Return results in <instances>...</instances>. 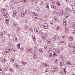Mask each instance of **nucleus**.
<instances>
[{
    "label": "nucleus",
    "mask_w": 75,
    "mask_h": 75,
    "mask_svg": "<svg viewBox=\"0 0 75 75\" xmlns=\"http://www.w3.org/2000/svg\"><path fill=\"white\" fill-rule=\"evenodd\" d=\"M60 13V14H59V15L60 16H62L63 15V14L64 13H63V11L62 10H61Z\"/></svg>",
    "instance_id": "nucleus-19"
},
{
    "label": "nucleus",
    "mask_w": 75,
    "mask_h": 75,
    "mask_svg": "<svg viewBox=\"0 0 75 75\" xmlns=\"http://www.w3.org/2000/svg\"><path fill=\"white\" fill-rule=\"evenodd\" d=\"M65 42H66L65 40H63L62 41H61L60 42V43L63 45H64V44H65Z\"/></svg>",
    "instance_id": "nucleus-12"
},
{
    "label": "nucleus",
    "mask_w": 75,
    "mask_h": 75,
    "mask_svg": "<svg viewBox=\"0 0 75 75\" xmlns=\"http://www.w3.org/2000/svg\"><path fill=\"white\" fill-rule=\"evenodd\" d=\"M25 13L26 14H30V11L28 10H26L25 11Z\"/></svg>",
    "instance_id": "nucleus-11"
},
{
    "label": "nucleus",
    "mask_w": 75,
    "mask_h": 75,
    "mask_svg": "<svg viewBox=\"0 0 75 75\" xmlns=\"http://www.w3.org/2000/svg\"><path fill=\"white\" fill-rule=\"evenodd\" d=\"M26 51L28 52H30V53H31L33 52V49L32 48L30 49H27L26 50Z\"/></svg>",
    "instance_id": "nucleus-5"
},
{
    "label": "nucleus",
    "mask_w": 75,
    "mask_h": 75,
    "mask_svg": "<svg viewBox=\"0 0 75 75\" xmlns=\"http://www.w3.org/2000/svg\"><path fill=\"white\" fill-rule=\"evenodd\" d=\"M20 68V66H19V65H18V64H17V66H16V68Z\"/></svg>",
    "instance_id": "nucleus-47"
},
{
    "label": "nucleus",
    "mask_w": 75,
    "mask_h": 75,
    "mask_svg": "<svg viewBox=\"0 0 75 75\" xmlns=\"http://www.w3.org/2000/svg\"><path fill=\"white\" fill-rule=\"evenodd\" d=\"M1 13H4V12H5V10L4 9H1Z\"/></svg>",
    "instance_id": "nucleus-40"
},
{
    "label": "nucleus",
    "mask_w": 75,
    "mask_h": 75,
    "mask_svg": "<svg viewBox=\"0 0 75 75\" xmlns=\"http://www.w3.org/2000/svg\"><path fill=\"white\" fill-rule=\"evenodd\" d=\"M67 64H69V65H71V62L69 61H67L66 62Z\"/></svg>",
    "instance_id": "nucleus-18"
},
{
    "label": "nucleus",
    "mask_w": 75,
    "mask_h": 75,
    "mask_svg": "<svg viewBox=\"0 0 75 75\" xmlns=\"http://www.w3.org/2000/svg\"><path fill=\"white\" fill-rule=\"evenodd\" d=\"M25 15V14H24V13H23V12H22L21 13V16H22V17H24Z\"/></svg>",
    "instance_id": "nucleus-37"
},
{
    "label": "nucleus",
    "mask_w": 75,
    "mask_h": 75,
    "mask_svg": "<svg viewBox=\"0 0 75 75\" xmlns=\"http://www.w3.org/2000/svg\"><path fill=\"white\" fill-rule=\"evenodd\" d=\"M58 38H58V36L56 35H54V37L53 38L54 41H55V40H57Z\"/></svg>",
    "instance_id": "nucleus-8"
},
{
    "label": "nucleus",
    "mask_w": 75,
    "mask_h": 75,
    "mask_svg": "<svg viewBox=\"0 0 75 75\" xmlns=\"http://www.w3.org/2000/svg\"><path fill=\"white\" fill-rule=\"evenodd\" d=\"M64 63V62H63V61H61L60 62V66L62 67V65H63V63Z\"/></svg>",
    "instance_id": "nucleus-35"
},
{
    "label": "nucleus",
    "mask_w": 75,
    "mask_h": 75,
    "mask_svg": "<svg viewBox=\"0 0 75 75\" xmlns=\"http://www.w3.org/2000/svg\"><path fill=\"white\" fill-rule=\"evenodd\" d=\"M52 43V40L49 39L47 40V44L49 45H50Z\"/></svg>",
    "instance_id": "nucleus-4"
},
{
    "label": "nucleus",
    "mask_w": 75,
    "mask_h": 75,
    "mask_svg": "<svg viewBox=\"0 0 75 75\" xmlns=\"http://www.w3.org/2000/svg\"><path fill=\"white\" fill-rule=\"evenodd\" d=\"M51 7L52 8H54V9H56V8H57L56 6L54 5H51Z\"/></svg>",
    "instance_id": "nucleus-14"
},
{
    "label": "nucleus",
    "mask_w": 75,
    "mask_h": 75,
    "mask_svg": "<svg viewBox=\"0 0 75 75\" xmlns=\"http://www.w3.org/2000/svg\"><path fill=\"white\" fill-rule=\"evenodd\" d=\"M53 69L54 70V71L55 72H57V71H58V67L56 66H54L53 67Z\"/></svg>",
    "instance_id": "nucleus-3"
},
{
    "label": "nucleus",
    "mask_w": 75,
    "mask_h": 75,
    "mask_svg": "<svg viewBox=\"0 0 75 75\" xmlns=\"http://www.w3.org/2000/svg\"><path fill=\"white\" fill-rule=\"evenodd\" d=\"M66 10L67 11H69L70 10V8L69 7H67L66 8Z\"/></svg>",
    "instance_id": "nucleus-23"
},
{
    "label": "nucleus",
    "mask_w": 75,
    "mask_h": 75,
    "mask_svg": "<svg viewBox=\"0 0 75 75\" xmlns=\"http://www.w3.org/2000/svg\"><path fill=\"white\" fill-rule=\"evenodd\" d=\"M29 30H30V31L32 33L33 31V29H32V28H30Z\"/></svg>",
    "instance_id": "nucleus-46"
},
{
    "label": "nucleus",
    "mask_w": 75,
    "mask_h": 75,
    "mask_svg": "<svg viewBox=\"0 0 75 75\" xmlns=\"http://www.w3.org/2000/svg\"><path fill=\"white\" fill-rule=\"evenodd\" d=\"M39 51L40 52H41V53H43L44 52H43V51H42V49L40 48L39 49Z\"/></svg>",
    "instance_id": "nucleus-32"
},
{
    "label": "nucleus",
    "mask_w": 75,
    "mask_h": 75,
    "mask_svg": "<svg viewBox=\"0 0 75 75\" xmlns=\"http://www.w3.org/2000/svg\"><path fill=\"white\" fill-rule=\"evenodd\" d=\"M42 65L44 67H47V64H46V63H43Z\"/></svg>",
    "instance_id": "nucleus-42"
},
{
    "label": "nucleus",
    "mask_w": 75,
    "mask_h": 75,
    "mask_svg": "<svg viewBox=\"0 0 75 75\" xmlns=\"http://www.w3.org/2000/svg\"><path fill=\"white\" fill-rule=\"evenodd\" d=\"M64 73H65V74H67V75H68V74H69V72L67 71V67H66L64 69Z\"/></svg>",
    "instance_id": "nucleus-7"
},
{
    "label": "nucleus",
    "mask_w": 75,
    "mask_h": 75,
    "mask_svg": "<svg viewBox=\"0 0 75 75\" xmlns=\"http://www.w3.org/2000/svg\"><path fill=\"white\" fill-rule=\"evenodd\" d=\"M49 50L50 51V52H51V51H52V48H50L49 49Z\"/></svg>",
    "instance_id": "nucleus-59"
},
{
    "label": "nucleus",
    "mask_w": 75,
    "mask_h": 75,
    "mask_svg": "<svg viewBox=\"0 0 75 75\" xmlns=\"http://www.w3.org/2000/svg\"><path fill=\"white\" fill-rule=\"evenodd\" d=\"M46 4H47V5H46V8H47V9L50 10V8H49V4L47 3Z\"/></svg>",
    "instance_id": "nucleus-25"
},
{
    "label": "nucleus",
    "mask_w": 75,
    "mask_h": 75,
    "mask_svg": "<svg viewBox=\"0 0 75 75\" xmlns=\"http://www.w3.org/2000/svg\"><path fill=\"white\" fill-rule=\"evenodd\" d=\"M60 50H57V52L58 54H59V53H60Z\"/></svg>",
    "instance_id": "nucleus-55"
},
{
    "label": "nucleus",
    "mask_w": 75,
    "mask_h": 75,
    "mask_svg": "<svg viewBox=\"0 0 75 75\" xmlns=\"http://www.w3.org/2000/svg\"><path fill=\"white\" fill-rule=\"evenodd\" d=\"M48 34L46 33H45L44 34V35L45 36H48Z\"/></svg>",
    "instance_id": "nucleus-50"
},
{
    "label": "nucleus",
    "mask_w": 75,
    "mask_h": 75,
    "mask_svg": "<svg viewBox=\"0 0 75 75\" xmlns=\"http://www.w3.org/2000/svg\"><path fill=\"white\" fill-rule=\"evenodd\" d=\"M20 44H18L17 45V47L18 48V49H20Z\"/></svg>",
    "instance_id": "nucleus-36"
},
{
    "label": "nucleus",
    "mask_w": 75,
    "mask_h": 75,
    "mask_svg": "<svg viewBox=\"0 0 75 75\" xmlns=\"http://www.w3.org/2000/svg\"><path fill=\"white\" fill-rule=\"evenodd\" d=\"M8 45L9 47H10L12 45H13V44H12V43L11 42H10L8 43Z\"/></svg>",
    "instance_id": "nucleus-33"
},
{
    "label": "nucleus",
    "mask_w": 75,
    "mask_h": 75,
    "mask_svg": "<svg viewBox=\"0 0 75 75\" xmlns=\"http://www.w3.org/2000/svg\"><path fill=\"white\" fill-rule=\"evenodd\" d=\"M4 69L3 68H0V73L1 74H2V73H3V72Z\"/></svg>",
    "instance_id": "nucleus-24"
},
{
    "label": "nucleus",
    "mask_w": 75,
    "mask_h": 75,
    "mask_svg": "<svg viewBox=\"0 0 75 75\" xmlns=\"http://www.w3.org/2000/svg\"><path fill=\"white\" fill-rule=\"evenodd\" d=\"M57 31H59L60 30V27L59 26H57L56 29Z\"/></svg>",
    "instance_id": "nucleus-27"
},
{
    "label": "nucleus",
    "mask_w": 75,
    "mask_h": 75,
    "mask_svg": "<svg viewBox=\"0 0 75 75\" xmlns=\"http://www.w3.org/2000/svg\"><path fill=\"white\" fill-rule=\"evenodd\" d=\"M2 61L3 62H4L5 61H6V60L4 59H3Z\"/></svg>",
    "instance_id": "nucleus-56"
},
{
    "label": "nucleus",
    "mask_w": 75,
    "mask_h": 75,
    "mask_svg": "<svg viewBox=\"0 0 75 75\" xmlns=\"http://www.w3.org/2000/svg\"><path fill=\"white\" fill-rule=\"evenodd\" d=\"M32 38L34 41H36V39H35V36H33Z\"/></svg>",
    "instance_id": "nucleus-26"
},
{
    "label": "nucleus",
    "mask_w": 75,
    "mask_h": 75,
    "mask_svg": "<svg viewBox=\"0 0 75 75\" xmlns=\"http://www.w3.org/2000/svg\"><path fill=\"white\" fill-rule=\"evenodd\" d=\"M11 62H14V59H12L11 60Z\"/></svg>",
    "instance_id": "nucleus-58"
},
{
    "label": "nucleus",
    "mask_w": 75,
    "mask_h": 75,
    "mask_svg": "<svg viewBox=\"0 0 75 75\" xmlns=\"http://www.w3.org/2000/svg\"><path fill=\"white\" fill-rule=\"evenodd\" d=\"M33 20H35V21H37V20H38V18L37 17H35Z\"/></svg>",
    "instance_id": "nucleus-29"
},
{
    "label": "nucleus",
    "mask_w": 75,
    "mask_h": 75,
    "mask_svg": "<svg viewBox=\"0 0 75 75\" xmlns=\"http://www.w3.org/2000/svg\"><path fill=\"white\" fill-rule=\"evenodd\" d=\"M74 40V39H73V38H71V41H73Z\"/></svg>",
    "instance_id": "nucleus-61"
},
{
    "label": "nucleus",
    "mask_w": 75,
    "mask_h": 75,
    "mask_svg": "<svg viewBox=\"0 0 75 75\" xmlns=\"http://www.w3.org/2000/svg\"><path fill=\"white\" fill-rule=\"evenodd\" d=\"M69 47L70 48L72 47V44L71 43H69Z\"/></svg>",
    "instance_id": "nucleus-34"
},
{
    "label": "nucleus",
    "mask_w": 75,
    "mask_h": 75,
    "mask_svg": "<svg viewBox=\"0 0 75 75\" xmlns=\"http://www.w3.org/2000/svg\"><path fill=\"white\" fill-rule=\"evenodd\" d=\"M54 55H55V56H58V55H57V54L55 53V52H54Z\"/></svg>",
    "instance_id": "nucleus-53"
},
{
    "label": "nucleus",
    "mask_w": 75,
    "mask_h": 75,
    "mask_svg": "<svg viewBox=\"0 0 75 75\" xmlns=\"http://www.w3.org/2000/svg\"><path fill=\"white\" fill-rule=\"evenodd\" d=\"M30 1L31 3H33V1L35 2V3H37V0H30Z\"/></svg>",
    "instance_id": "nucleus-21"
},
{
    "label": "nucleus",
    "mask_w": 75,
    "mask_h": 75,
    "mask_svg": "<svg viewBox=\"0 0 75 75\" xmlns=\"http://www.w3.org/2000/svg\"><path fill=\"white\" fill-rule=\"evenodd\" d=\"M33 58L34 59H36V58H37V54L36 53H35L33 56Z\"/></svg>",
    "instance_id": "nucleus-16"
},
{
    "label": "nucleus",
    "mask_w": 75,
    "mask_h": 75,
    "mask_svg": "<svg viewBox=\"0 0 75 75\" xmlns=\"http://www.w3.org/2000/svg\"><path fill=\"white\" fill-rule=\"evenodd\" d=\"M34 31L37 34H40L41 33V30L38 28H35L34 29Z\"/></svg>",
    "instance_id": "nucleus-1"
},
{
    "label": "nucleus",
    "mask_w": 75,
    "mask_h": 75,
    "mask_svg": "<svg viewBox=\"0 0 75 75\" xmlns=\"http://www.w3.org/2000/svg\"><path fill=\"white\" fill-rule=\"evenodd\" d=\"M50 23L51 25H54L55 24V21H50Z\"/></svg>",
    "instance_id": "nucleus-15"
},
{
    "label": "nucleus",
    "mask_w": 75,
    "mask_h": 75,
    "mask_svg": "<svg viewBox=\"0 0 75 75\" xmlns=\"http://www.w3.org/2000/svg\"><path fill=\"white\" fill-rule=\"evenodd\" d=\"M10 71L11 72H13V69H10Z\"/></svg>",
    "instance_id": "nucleus-64"
},
{
    "label": "nucleus",
    "mask_w": 75,
    "mask_h": 75,
    "mask_svg": "<svg viewBox=\"0 0 75 75\" xmlns=\"http://www.w3.org/2000/svg\"><path fill=\"white\" fill-rule=\"evenodd\" d=\"M6 52H5V53H8L9 52L11 51V49L10 48H6Z\"/></svg>",
    "instance_id": "nucleus-2"
},
{
    "label": "nucleus",
    "mask_w": 75,
    "mask_h": 75,
    "mask_svg": "<svg viewBox=\"0 0 75 75\" xmlns=\"http://www.w3.org/2000/svg\"><path fill=\"white\" fill-rule=\"evenodd\" d=\"M13 14H17V12L16 11H14L13 12Z\"/></svg>",
    "instance_id": "nucleus-48"
},
{
    "label": "nucleus",
    "mask_w": 75,
    "mask_h": 75,
    "mask_svg": "<svg viewBox=\"0 0 75 75\" xmlns=\"http://www.w3.org/2000/svg\"><path fill=\"white\" fill-rule=\"evenodd\" d=\"M4 16L6 18H7V17H8V14L7 13V12H5L4 13Z\"/></svg>",
    "instance_id": "nucleus-6"
},
{
    "label": "nucleus",
    "mask_w": 75,
    "mask_h": 75,
    "mask_svg": "<svg viewBox=\"0 0 75 75\" xmlns=\"http://www.w3.org/2000/svg\"><path fill=\"white\" fill-rule=\"evenodd\" d=\"M66 33H68V29L67 28H66V30H65Z\"/></svg>",
    "instance_id": "nucleus-52"
},
{
    "label": "nucleus",
    "mask_w": 75,
    "mask_h": 75,
    "mask_svg": "<svg viewBox=\"0 0 75 75\" xmlns=\"http://www.w3.org/2000/svg\"><path fill=\"white\" fill-rule=\"evenodd\" d=\"M28 0H23V3L25 4H26L27 3H28Z\"/></svg>",
    "instance_id": "nucleus-20"
},
{
    "label": "nucleus",
    "mask_w": 75,
    "mask_h": 75,
    "mask_svg": "<svg viewBox=\"0 0 75 75\" xmlns=\"http://www.w3.org/2000/svg\"><path fill=\"white\" fill-rule=\"evenodd\" d=\"M20 50L21 51H24V48H20Z\"/></svg>",
    "instance_id": "nucleus-57"
},
{
    "label": "nucleus",
    "mask_w": 75,
    "mask_h": 75,
    "mask_svg": "<svg viewBox=\"0 0 75 75\" xmlns=\"http://www.w3.org/2000/svg\"><path fill=\"white\" fill-rule=\"evenodd\" d=\"M65 36H63L62 37V38H65Z\"/></svg>",
    "instance_id": "nucleus-63"
},
{
    "label": "nucleus",
    "mask_w": 75,
    "mask_h": 75,
    "mask_svg": "<svg viewBox=\"0 0 75 75\" xmlns=\"http://www.w3.org/2000/svg\"><path fill=\"white\" fill-rule=\"evenodd\" d=\"M43 26L45 29H47L48 28V24H47V23H45Z\"/></svg>",
    "instance_id": "nucleus-9"
},
{
    "label": "nucleus",
    "mask_w": 75,
    "mask_h": 75,
    "mask_svg": "<svg viewBox=\"0 0 75 75\" xmlns=\"http://www.w3.org/2000/svg\"><path fill=\"white\" fill-rule=\"evenodd\" d=\"M57 4L58 6H61V4H60V2L59 1L57 2Z\"/></svg>",
    "instance_id": "nucleus-30"
},
{
    "label": "nucleus",
    "mask_w": 75,
    "mask_h": 75,
    "mask_svg": "<svg viewBox=\"0 0 75 75\" xmlns=\"http://www.w3.org/2000/svg\"><path fill=\"white\" fill-rule=\"evenodd\" d=\"M58 59H56V60L55 61L54 63L55 64H57L58 62Z\"/></svg>",
    "instance_id": "nucleus-39"
},
{
    "label": "nucleus",
    "mask_w": 75,
    "mask_h": 75,
    "mask_svg": "<svg viewBox=\"0 0 75 75\" xmlns=\"http://www.w3.org/2000/svg\"><path fill=\"white\" fill-rule=\"evenodd\" d=\"M67 22H66V20L64 19L63 20V25L64 26H66L67 25Z\"/></svg>",
    "instance_id": "nucleus-13"
},
{
    "label": "nucleus",
    "mask_w": 75,
    "mask_h": 75,
    "mask_svg": "<svg viewBox=\"0 0 75 75\" xmlns=\"http://www.w3.org/2000/svg\"><path fill=\"white\" fill-rule=\"evenodd\" d=\"M3 32H0V38H2L3 37Z\"/></svg>",
    "instance_id": "nucleus-17"
},
{
    "label": "nucleus",
    "mask_w": 75,
    "mask_h": 75,
    "mask_svg": "<svg viewBox=\"0 0 75 75\" xmlns=\"http://www.w3.org/2000/svg\"><path fill=\"white\" fill-rule=\"evenodd\" d=\"M5 23L6 24H8L9 23V20L8 19H6L5 21Z\"/></svg>",
    "instance_id": "nucleus-31"
},
{
    "label": "nucleus",
    "mask_w": 75,
    "mask_h": 75,
    "mask_svg": "<svg viewBox=\"0 0 75 75\" xmlns=\"http://www.w3.org/2000/svg\"><path fill=\"white\" fill-rule=\"evenodd\" d=\"M47 46H45L44 48V50H47Z\"/></svg>",
    "instance_id": "nucleus-51"
},
{
    "label": "nucleus",
    "mask_w": 75,
    "mask_h": 75,
    "mask_svg": "<svg viewBox=\"0 0 75 75\" xmlns=\"http://www.w3.org/2000/svg\"><path fill=\"white\" fill-rule=\"evenodd\" d=\"M22 64L24 65H26V64H27V63L25 62H23L22 63Z\"/></svg>",
    "instance_id": "nucleus-49"
},
{
    "label": "nucleus",
    "mask_w": 75,
    "mask_h": 75,
    "mask_svg": "<svg viewBox=\"0 0 75 75\" xmlns=\"http://www.w3.org/2000/svg\"><path fill=\"white\" fill-rule=\"evenodd\" d=\"M59 74L61 75H62L63 74V71H61L60 72H59Z\"/></svg>",
    "instance_id": "nucleus-54"
},
{
    "label": "nucleus",
    "mask_w": 75,
    "mask_h": 75,
    "mask_svg": "<svg viewBox=\"0 0 75 75\" xmlns=\"http://www.w3.org/2000/svg\"><path fill=\"white\" fill-rule=\"evenodd\" d=\"M55 51H56V49L55 48H53V49H52V52H55Z\"/></svg>",
    "instance_id": "nucleus-38"
},
{
    "label": "nucleus",
    "mask_w": 75,
    "mask_h": 75,
    "mask_svg": "<svg viewBox=\"0 0 75 75\" xmlns=\"http://www.w3.org/2000/svg\"><path fill=\"white\" fill-rule=\"evenodd\" d=\"M13 25L14 26V27H17L18 26V25H17V24L15 23L13 24Z\"/></svg>",
    "instance_id": "nucleus-43"
},
{
    "label": "nucleus",
    "mask_w": 75,
    "mask_h": 75,
    "mask_svg": "<svg viewBox=\"0 0 75 75\" xmlns=\"http://www.w3.org/2000/svg\"><path fill=\"white\" fill-rule=\"evenodd\" d=\"M13 41H15L16 42H17L18 41V40H17V37H15L13 39Z\"/></svg>",
    "instance_id": "nucleus-22"
},
{
    "label": "nucleus",
    "mask_w": 75,
    "mask_h": 75,
    "mask_svg": "<svg viewBox=\"0 0 75 75\" xmlns=\"http://www.w3.org/2000/svg\"><path fill=\"white\" fill-rule=\"evenodd\" d=\"M42 38L43 40V41H45V40H47V37L46 36H43L42 37Z\"/></svg>",
    "instance_id": "nucleus-10"
},
{
    "label": "nucleus",
    "mask_w": 75,
    "mask_h": 75,
    "mask_svg": "<svg viewBox=\"0 0 75 75\" xmlns=\"http://www.w3.org/2000/svg\"><path fill=\"white\" fill-rule=\"evenodd\" d=\"M52 53H50L49 54V55L48 57L50 58V57H52Z\"/></svg>",
    "instance_id": "nucleus-28"
},
{
    "label": "nucleus",
    "mask_w": 75,
    "mask_h": 75,
    "mask_svg": "<svg viewBox=\"0 0 75 75\" xmlns=\"http://www.w3.org/2000/svg\"><path fill=\"white\" fill-rule=\"evenodd\" d=\"M75 23H74V25L71 26V28H75Z\"/></svg>",
    "instance_id": "nucleus-41"
},
{
    "label": "nucleus",
    "mask_w": 75,
    "mask_h": 75,
    "mask_svg": "<svg viewBox=\"0 0 75 75\" xmlns=\"http://www.w3.org/2000/svg\"><path fill=\"white\" fill-rule=\"evenodd\" d=\"M2 33H3V34H5L7 33V32L6 30H3Z\"/></svg>",
    "instance_id": "nucleus-44"
},
{
    "label": "nucleus",
    "mask_w": 75,
    "mask_h": 75,
    "mask_svg": "<svg viewBox=\"0 0 75 75\" xmlns=\"http://www.w3.org/2000/svg\"><path fill=\"white\" fill-rule=\"evenodd\" d=\"M73 48L74 50H75V45H74L73 46Z\"/></svg>",
    "instance_id": "nucleus-60"
},
{
    "label": "nucleus",
    "mask_w": 75,
    "mask_h": 75,
    "mask_svg": "<svg viewBox=\"0 0 75 75\" xmlns=\"http://www.w3.org/2000/svg\"><path fill=\"white\" fill-rule=\"evenodd\" d=\"M51 2L52 3H55V2L54 1H51Z\"/></svg>",
    "instance_id": "nucleus-62"
},
{
    "label": "nucleus",
    "mask_w": 75,
    "mask_h": 75,
    "mask_svg": "<svg viewBox=\"0 0 75 75\" xmlns=\"http://www.w3.org/2000/svg\"><path fill=\"white\" fill-rule=\"evenodd\" d=\"M17 64H15L13 65V67H15V68H17Z\"/></svg>",
    "instance_id": "nucleus-45"
}]
</instances>
